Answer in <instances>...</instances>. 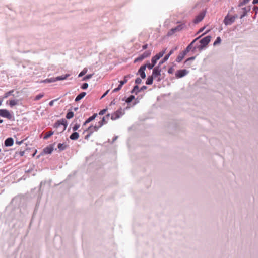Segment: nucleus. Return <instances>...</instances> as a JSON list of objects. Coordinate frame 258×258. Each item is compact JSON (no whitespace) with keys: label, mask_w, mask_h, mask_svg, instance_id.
Returning <instances> with one entry per match:
<instances>
[{"label":"nucleus","mask_w":258,"mask_h":258,"mask_svg":"<svg viewBox=\"0 0 258 258\" xmlns=\"http://www.w3.org/2000/svg\"><path fill=\"white\" fill-rule=\"evenodd\" d=\"M211 37L210 36H207L204 38L201 39L199 41L200 44H196L193 47L192 52H195L196 49L201 51L209 44L210 42Z\"/></svg>","instance_id":"1"},{"label":"nucleus","mask_w":258,"mask_h":258,"mask_svg":"<svg viewBox=\"0 0 258 258\" xmlns=\"http://www.w3.org/2000/svg\"><path fill=\"white\" fill-rule=\"evenodd\" d=\"M68 123L67 121L65 119H61L57 120L54 125V127L59 128L61 125L63 126L61 132L64 131L67 126Z\"/></svg>","instance_id":"2"},{"label":"nucleus","mask_w":258,"mask_h":258,"mask_svg":"<svg viewBox=\"0 0 258 258\" xmlns=\"http://www.w3.org/2000/svg\"><path fill=\"white\" fill-rule=\"evenodd\" d=\"M0 116L6 118L9 120H14V117L11 114V113L8 110H7L6 109H0Z\"/></svg>","instance_id":"3"},{"label":"nucleus","mask_w":258,"mask_h":258,"mask_svg":"<svg viewBox=\"0 0 258 258\" xmlns=\"http://www.w3.org/2000/svg\"><path fill=\"white\" fill-rule=\"evenodd\" d=\"M124 114V112L123 110L121 108H120L116 111L114 112L111 115V119L112 120H116L119 118Z\"/></svg>","instance_id":"4"},{"label":"nucleus","mask_w":258,"mask_h":258,"mask_svg":"<svg viewBox=\"0 0 258 258\" xmlns=\"http://www.w3.org/2000/svg\"><path fill=\"white\" fill-rule=\"evenodd\" d=\"M151 51L147 50L145 51L143 54L139 55L137 58L134 60V63H136L138 61H141L143 59L149 57L151 55Z\"/></svg>","instance_id":"5"},{"label":"nucleus","mask_w":258,"mask_h":258,"mask_svg":"<svg viewBox=\"0 0 258 258\" xmlns=\"http://www.w3.org/2000/svg\"><path fill=\"white\" fill-rule=\"evenodd\" d=\"M236 17V16H232L230 17L228 15H227L224 18V23L226 25H230L234 22Z\"/></svg>","instance_id":"6"},{"label":"nucleus","mask_w":258,"mask_h":258,"mask_svg":"<svg viewBox=\"0 0 258 258\" xmlns=\"http://www.w3.org/2000/svg\"><path fill=\"white\" fill-rule=\"evenodd\" d=\"M166 52V49L163 50L153 57L151 59V62L156 64L157 61L162 57Z\"/></svg>","instance_id":"7"},{"label":"nucleus","mask_w":258,"mask_h":258,"mask_svg":"<svg viewBox=\"0 0 258 258\" xmlns=\"http://www.w3.org/2000/svg\"><path fill=\"white\" fill-rule=\"evenodd\" d=\"M202 36H200L197 38H196V39H195L187 46V47L185 48V49L184 50H183V51L186 53L187 54V53H188L190 50H191L192 51V50H193V47H194V46H193V45Z\"/></svg>","instance_id":"8"},{"label":"nucleus","mask_w":258,"mask_h":258,"mask_svg":"<svg viewBox=\"0 0 258 258\" xmlns=\"http://www.w3.org/2000/svg\"><path fill=\"white\" fill-rule=\"evenodd\" d=\"M188 72L185 70H178L175 74L176 77L177 78H182L188 74Z\"/></svg>","instance_id":"9"},{"label":"nucleus","mask_w":258,"mask_h":258,"mask_svg":"<svg viewBox=\"0 0 258 258\" xmlns=\"http://www.w3.org/2000/svg\"><path fill=\"white\" fill-rule=\"evenodd\" d=\"M161 69L160 68V66L158 65L157 67H156L153 69L152 76L154 78H156L161 75Z\"/></svg>","instance_id":"10"},{"label":"nucleus","mask_w":258,"mask_h":258,"mask_svg":"<svg viewBox=\"0 0 258 258\" xmlns=\"http://www.w3.org/2000/svg\"><path fill=\"white\" fill-rule=\"evenodd\" d=\"M145 66H141V67L138 70L136 75H140L141 78L145 79L146 78V74L145 72Z\"/></svg>","instance_id":"11"},{"label":"nucleus","mask_w":258,"mask_h":258,"mask_svg":"<svg viewBox=\"0 0 258 258\" xmlns=\"http://www.w3.org/2000/svg\"><path fill=\"white\" fill-rule=\"evenodd\" d=\"M106 123H107V120H105V117H102V119L98 122V125L94 126L95 130L97 131L99 128Z\"/></svg>","instance_id":"12"},{"label":"nucleus","mask_w":258,"mask_h":258,"mask_svg":"<svg viewBox=\"0 0 258 258\" xmlns=\"http://www.w3.org/2000/svg\"><path fill=\"white\" fill-rule=\"evenodd\" d=\"M205 16V12H203L200 13L195 19L194 22L197 24L202 21Z\"/></svg>","instance_id":"13"},{"label":"nucleus","mask_w":258,"mask_h":258,"mask_svg":"<svg viewBox=\"0 0 258 258\" xmlns=\"http://www.w3.org/2000/svg\"><path fill=\"white\" fill-rule=\"evenodd\" d=\"M54 150V144H51L43 149V152L45 154H51Z\"/></svg>","instance_id":"14"},{"label":"nucleus","mask_w":258,"mask_h":258,"mask_svg":"<svg viewBox=\"0 0 258 258\" xmlns=\"http://www.w3.org/2000/svg\"><path fill=\"white\" fill-rule=\"evenodd\" d=\"M14 143V140L12 138H8L5 141V146L6 147L12 146Z\"/></svg>","instance_id":"15"},{"label":"nucleus","mask_w":258,"mask_h":258,"mask_svg":"<svg viewBox=\"0 0 258 258\" xmlns=\"http://www.w3.org/2000/svg\"><path fill=\"white\" fill-rule=\"evenodd\" d=\"M186 55V54L183 51H182L181 53L179 54L178 56L177 57L176 59V61L177 62H181Z\"/></svg>","instance_id":"16"},{"label":"nucleus","mask_w":258,"mask_h":258,"mask_svg":"<svg viewBox=\"0 0 258 258\" xmlns=\"http://www.w3.org/2000/svg\"><path fill=\"white\" fill-rule=\"evenodd\" d=\"M97 116V113H94L92 116L89 117L86 121L84 123L83 126H84V125H86L87 124L89 123V122H90L91 121H93V120L95 119V118L96 117V116Z\"/></svg>","instance_id":"17"},{"label":"nucleus","mask_w":258,"mask_h":258,"mask_svg":"<svg viewBox=\"0 0 258 258\" xmlns=\"http://www.w3.org/2000/svg\"><path fill=\"white\" fill-rule=\"evenodd\" d=\"M139 92H140V91L138 85H135L131 91L132 94H135L136 95H137Z\"/></svg>","instance_id":"18"},{"label":"nucleus","mask_w":258,"mask_h":258,"mask_svg":"<svg viewBox=\"0 0 258 258\" xmlns=\"http://www.w3.org/2000/svg\"><path fill=\"white\" fill-rule=\"evenodd\" d=\"M79 137L78 133L76 132H73L70 136V138L72 140H77Z\"/></svg>","instance_id":"19"},{"label":"nucleus","mask_w":258,"mask_h":258,"mask_svg":"<svg viewBox=\"0 0 258 258\" xmlns=\"http://www.w3.org/2000/svg\"><path fill=\"white\" fill-rule=\"evenodd\" d=\"M242 10L243 11V14L240 16L241 19L246 15L247 12L250 10V7H249L248 8H246V7L243 8L242 9Z\"/></svg>","instance_id":"20"},{"label":"nucleus","mask_w":258,"mask_h":258,"mask_svg":"<svg viewBox=\"0 0 258 258\" xmlns=\"http://www.w3.org/2000/svg\"><path fill=\"white\" fill-rule=\"evenodd\" d=\"M86 95V92H83L79 94L75 98V101L78 102L82 99Z\"/></svg>","instance_id":"21"},{"label":"nucleus","mask_w":258,"mask_h":258,"mask_svg":"<svg viewBox=\"0 0 258 258\" xmlns=\"http://www.w3.org/2000/svg\"><path fill=\"white\" fill-rule=\"evenodd\" d=\"M19 102V100L17 99H13L9 101V105L11 107H13V106L18 105Z\"/></svg>","instance_id":"22"},{"label":"nucleus","mask_w":258,"mask_h":258,"mask_svg":"<svg viewBox=\"0 0 258 258\" xmlns=\"http://www.w3.org/2000/svg\"><path fill=\"white\" fill-rule=\"evenodd\" d=\"M155 78L153 76H150L147 78V79L146 82V84L147 85H151L153 83V79Z\"/></svg>","instance_id":"23"},{"label":"nucleus","mask_w":258,"mask_h":258,"mask_svg":"<svg viewBox=\"0 0 258 258\" xmlns=\"http://www.w3.org/2000/svg\"><path fill=\"white\" fill-rule=\"evenodd\" d=\"M70 76L69 74H66L65 75H62L60 76H58L55 77L56 78V81H60V80H63L66 79L69 76Z\"/></svg>","instance_id":"24"},{"label":"nucleus","mask_w":258,"mask_h":258,"mask_svg":"<svg viewBox=\"0 0 258 258\" xmlns=\"http://www.w3.org/2000/svg\"><path fill=\"white\" fill-rule=\"evenodd\" d=\"M155 65V63H153L152 62L150 63L149 61H148L145 64L143 65L142 66H145V69H146V68H147L149 70H151L153 69Z\"/></svg>","instance_id":"25"},{"label":"nucleus","mask_w":258,"mask_h":258,"mask_svg":"<svg viewBox=\"0 0 258 258\" xmlns=\"http://www.w3.org/2000/svg\"><path fill=\"white\" fill-rule=\"evenodd\" d=\"M67 147V145L63 143H59L58 145V148L59 151L64 150Z\"/></svg>","instance_id":"26"},{"label":"nucleus","mask_w":258,"mask_h":258,"mask_svg":"<svg viewBox=\"0 0 258 258\" xmlns=\"http://www.w3.org/2000/svg\"><path fill=\"white\" fill-rule=\"evenodd\" d=\"M56 78L55 77H52V78H48V79H46L45 80H44L43 82L44 83H52V82H56Z\"/></svg>","instance_id":"27"},{"label":"nucleus","mask_w":258,"mask_h":258,"mask_svg":"<svg viewBox=\"0 0 258 258\" xmlns=\"http://www.w3.org/2000/svg\"><path fill=\"white\" fill-rule=\"evenodd\" d=\"M53 133H54V132L52 131H50L46 132L45 134L44 138H43L44 139H47L51 136H52L53 134Z\"/></svg>","instance_id":"28"},{"label":"nucleus","mask_w":258,"mask_h":258,"mask_svg":"<svg viewBox=\"0 0 258 258\" xmlns=\"http://www.w3.org/2000/svg\"><path fill=\"white\" fill-rule=\"evenodd\" d=\"M14 92V90H10V91H8V92L5 93L4 98H7L8 97H9L10 95L14 96L15 95L13 94Z\"/></svg>","instance_id":"29"},{"label":"nucleus","mask_w":258,"mask_h":258,"mask_svg":"<svg viewBox=\"0 0 258 258\" xmlns=\"http://www.w3.org/2000/svg\"><path fill=\"white\" fill-rule=\"evenodd\" d=\"M169 58L168 55H166L164 58L159 62L158 65L161 66L163 63L166 61Z\"/></svg>","instance_id":"30"},{"label":"nucleus","mask_w":258,"mask_h":258,"mask_svg":"<svg viewBox=\"0 0 258 258\" xmlns=\"http://www.w3.org/2000/svg\"><path fill=\"white\" fill-rule=\"evenodd\" d=\"M74 113L72 111H69L66 115V118L68 119H71L74 116Z\"/></svg>","instance_id":"31"},{"label":"nucleus","mask_w":258,"mask_h":258,"mask_svg":"<svg viewBox=\"0 0 258 258\" xmlns=\"http://www.w3.org/2000/svg\"><path fill=\"white\" fill-rule=\"evenodd\" d=\"M135 97L134 95H131L130 96L125 100V102L127 103H129L132 102V101L134 99H135Z\"/></svg>","instance_id":"32"},{"label":"nucleus","mask_w":258,"mask_h":258,"mask_svg":"<svg viewBox=\"0 0 258 258\" xmlns=\"http://www.w3.org/2000/svg\"><path fill=\"white\" fill-rule=\"evenodd\" d=\"M221 38L220 37H217L216 40L214 42L213 45L214 46H215L218 44H220L221 43Z\"/></svg>","instance_id":"33"},{"label":"nucleus","mask_w":258,"mask_h":258,"mask_svg":"<svg viewBox=\"0 0 258 258\" xmlns=\"http://www.w3.org/2000/svg\"><path fill=\"white\" fill-rule=\"evenodd\" d=\"M87 70L85 68L83 70L79 73L78 77H81L83 76L87 73Z\"/></svg>","instance_id":"34"},{"label":"nucleus","mask_w":258,"mask_h":258,"mask_svg":"<svg viewBox=\"0 0 258 258\" xmlns=\"http://www.w3.org/2000/svg\"><path fill=\"white\" fill-rule=\"evenodd\" d=\"M92 76H93L92 74H88V75L85 76V77H84L82 79V80L86 81V80L91 78Z\"/></svg>","instance_id":"35"},{"label":"nucleus","mask_w":258,"mask_h":258,"mask_svg":"<svg viewBox=\"0 0 258 258\" xmlns=\"http://www.w3.org/2000/svg\"><path fill=\"white\" fill-rule=\"evenodd\" d=\"M135 83L136 84V85H138L139 84H140L142 83V79L139 77L137 78L135 81Z\"/></svg>","instance_id":"36"},{"label":"nucleus","mask_w":258,"mask_h":258,"mask_svg":"<svg viewBox=\"0 0 258 258\" xmlns=\"http://www.w3.org/2000/svg\"><path fill=\"white\" fill-rule=\"evenodd\" d=\"M43 96H44V94H39V95H37L35 97V98L34 99V100H35V101L39 100V99L42 98Z\"/></svg>","instance_id":"37"},{"label":"nucleus","mask_w":258,"mask_h":258,"mask_svg":"<svg viewBox=\"0 0 258 258\" xmlns=\"http://www.w3.org/2000/svg\"><path fill=\"white\" fill-rule=\"evenodd\" d=\"M91 130L93 131V133L94 131H96L95 130L94 126L91 125V126H89L87 129H86L84 131V133L86 131H91Z\"/></svg>","instance_id":"38"},{"label":"nucleus","mask_w":258,"mask_h":258,"mask_svg":"<svg viewBox=\"0 0 258 258\" xmlns=\"http://www.w3.org/2000/svg\"><path fill=\"white\" fill-rule=\"evenodd\" d=\"M195 56H192V57H190L188 58H187L184 62V63L185 64H187L188 63V62L190 61H192V60H195Z\"/></svg>","instance_id":"39"},{"label":"nucleus","mask_w":258,"mask_h":258,"mask_svg":"<svg viewBox=\"0 0 258 258\" xmlns=\"http://www.w3.org/2000/svg\"><path fill=\"white\" fill-rule=\"evenodd\" d=\"M175 32H177V30H176V27L175 28H173L172 29H171L170 30V31L168 32V35H172V34H173L174 33H175Z\"/></svg>","instance_id":"40"},{"label":"nucleus","mask_w":258,"mask_h":258,"mask_svg":"<svg viewBox=\"0 0 258 258\" xmlns=\"http://www.w3.org/2000/svg\"><path fill=\"white\" fill-rule=\"evenodd\" d=\"M248 2H247L246 0H243L241 2H240L239 5H238V6L239 7H241L245 4H246L247 3H248Z\"/></svg>","instance_id":"41"},{"label":"nucleus","mask_w":258,"mask_h":258,"mask_svg":"<svg viewBox=\"0 0 258 258\" xmlns=\"http://www.w3.org/2000/svg\"><path fill=\"white\" fill-rule=\"evenodd\" d=\"M88 87V84L87 83H83L81 86L82 89H86Z\"/></svg>","instance_id":"42"},{"label":"nucleus","mask_w":258,"mask_h":258,"mask_svg":"<svg viewBox=\"0 0 258 258\" xmlns=\"http://www.w3.org/2000/svg\"><path fill=\"white\" fill-rule=\"evenodd\" d=\"M107 108L101 110L99 113V115H102L106 113V112L107 111Z\"/></svg>","instance_id":"43"},{"label":"nucleus","mask_w":258,"mask_h":258,"mask_svg":"<svg viewBox=\"0 0 258 258\" xmlns=\"http://www.w3.org/2000/svg\"><path fill=\"white\" fill-rule=\"evenodd\" d=\"M128 80L124 77L123 80L120 81L119 83L122 84L123 85L127 82Z\"/></svg>","instance_id":"44"},{"label":"nucleus","mask_w":258,"mask_h":258,"mask_svg":"<svg viewBox=\"0 0 258 258\" xmlns=\"http://www.w3.org/2000/svg\"><path fill=\"white\" fill-rule=\"evenodd\" d=\"M89 133L85 136V139H88L89 137L91 136V135L93 133V131L91 130V131H88Z\"/></svg>","instance_id":"45"},{"label":"nucleus","mask_w":258,"mask_h":258,"mask_svg":"<svg viewBox=\"0 0 258 258\" xmlns=\"http://www.w3.org/2000/svg\"><path fill=\"white\" fill-rule=\"evenodd\" d=\"M80 127V125L78 124H76L73 127V130L75 131L77 130Z\"/></svg>","instance_id":"46"},{"label":"nucleus","mask_w":258,"mask_h":258,"mask_svg":"<svg viewBox=\"0 0 258 258\" xmlns=\"http://www.w3.org/2000/svg\"><path fill=\"white\" fill-rule=\"evenodd\" d=\"M59 99V98H57V99H54L53 100H51L49 103V106H52L53 105V103L55 101H56L57 100H58Z\"/></svg>","instance_id":"47"},{"label":"nucleus","mask_w":258,"mask_h":258,"mask_svg":"<svg viewBox=\"0 0 258 258\" xmlns=\"http://www.w3.org/2000/svg\"><path fill=\"white\" fill-rule=\"evenodd\" d=\"M174 71V69L173 67H170V68H169L168 70V73L169 74H172L173 73Z\"/></svg>","instance_id":"48"},{"label":"nucleus","mask_w":258,"mask_h":258,"mask_svg":"<svg viewBox=\"0 0 258 258\" xmlns=\"http://www.w3.org/2000/svg\"><path fill=\"white\" fill-rule=\"evenodd\" d=\"M133 77V75L132 74H128L124 76V77L128 80V79L131 78Z\"/></svg>","instance_id":"49"},{"label":"nucleus","mask_w":258,"mask_h":258,"mask_svg":"<svg viewBox=\"0 0 258 258\" xmlns=\"http://www.w3.org/2000/svg\"><path fill=\"white\" fill-rule=\"evenodd\" d=\"M147 87L146 86H143L141 88H140V92L144 91V90L147 89Z\"/></svg>","instance_id":"50"},{"label":"nucleus","mask_w":258,"mask_h":258,"mask_svg":"<svg viewBox=\"0 0 258 258\" xmlns=\"http://www.w3.org/2000/svg\"><path fill=\"white\" fill-rule=\"evenodd\" d=\"M176 28L177 31H179L182 29V27H181V25H178L176 27Z\"/></svg>","instance_id":"51"},{"label":"nucleus","mask_w":258,"mask_h":258,"mask_svg":"<svg viewBox=\"0 0 258 258\" xmlns=\"http://www.w3.org/2000/svg\"><path fill=\"white\" fill-rule=\"evenodd\" d=\"M174 52V50H171L169 52L166 54L167 55H168V57H169L171 54H172Z\"/></svg>","instance_id":"52"},{"label":"nucleus","mask_w":258,"mask_h":258,"mask_svg":"<svg viewBox=\"0 0 258 258\" xmlns=\"http://www.w3.org/2000/svg\"><path fill=\"white\" fill-rule=\"evenodd\" d=\"M110 116V114H107L105 116H104L103 117H105V120H107L108 121Z\"/></svg>","instance_id":"53"},{"label":"nucleus","mask_w":258,"mask_h":258,"mask_svg":"<svg viewBox=\"0 0 258 258\" xmlns=\"http://www.w3.org/2000/svg\"><path fill=\"white\" fill-rule=\"evenodd\" d=\"M148 48V44H146L142 46V49L145 50L146 49Z\"/></svg>","instance_id":"54"},{"label":"nucleus","mask_w":258,"mask_h":258,"mask_svg":"<svg viewBox=\"0 0 258 258\" xmlns=\"http://www.w3.org/2000/svg\"><path fill=\"white\" fill-rule=\"evenodd\" d=\"M23 142V140H21L20 141H16V143L19 145H21Z\"/></svg>","instance_id":"55"},{"label":"nucleus","mask_w":258,"mask_h":258,"mask_svg":"<svg viewBox=\"0 0 258 258\" xmlns=\"http://www.w3.org/2000/svg\"><path fill=\"white\" fill-rule=\"evenodd\" d=\"M205 27H204L201 28L199 30V31L197 32V33H200L202 32L205 29Z\"/></svg>","instance_id":"56"},{"label":"nucleus","mask_w":258,"mask_h":258,"mask_svg":"<svg viewBox=\"0 0 258 258\" xmlns=\"http://www.w3.org/2000/svg\"><path fill=\"white\" fill-rule=\"evenodd\" d=\"M119 91V89L117 87V88H115L114 89H113L112 92H117Z\"/></svg>","instance_id":"57"},{"label":"nucleus","mask_w":258,"mask_h":258,"mask_svg":"<svg viewBox=\"0 0 258 258\" xmlns=\"http://www.w3.org/2000/svg\"><path fill=\"white\" fill-rule=\"evenodd\" d=\"M115 103H116L115 101V100L114 99V100H113L111 102V103H110V105H114V104H115Z\"/></svg>","instance_id":"58"},{"label":"nucleus","mask_w":258,"mask_h":258,"mask_svg":"<svg viewBox=\"0 0 258 258\" xmlns=\"http://www.w3.org/2000/svg\"><path fill=\"white\" fill-rule=\"evenodd\" d=\"M109 91V90H107V91H106V92H105V93L102 95V96L101 97V98H103L105 96H106V95L108 94V93Z\"/></svg>","instance_id":"59"},{"label":"nucleus","mask_w":258,"mask_h":258,"mask_svg":"<svg viewBox=\"0 0 258 258\" xmlns=\"http://www.w3.org/2000/svg\"><path fill=\"white\" fill-rule=\"evenodd\" d=\"M122 86H123L122 84H121V83L119 84V85L117 87V88L119 89V90L121 89Z\"/></svg>","instance_id":"60"},{"label":"nucleus","mask_w":258,"mask_h":258,"mask_svg":"<svg viewBox=\"0 0 258 258\" xmlns=\"http://www.w3.org/2000/svg\"><path fill=\"white\" fill-rule=\"evenodd\" d=\"M252 4H258V0H253Z\"/></svg>","instance_id":"61"},{"label":"nucleus","mask_w":258,"mask_h":258,"mask_svg":"<svg viewBox=\"0 0 258 258\" xmlns=\"http://www.w3.org/2000/svg\"><path fill=\"white\" fill-rule=\"evenodd\" d=\"M118 137L117 136H115L114 137L113 139V141L112 142H114L117 139Z\"/></svg>","instance_id":"62"},{"label":"nucleus","mask_w":258,"mask_h":258,"mask_svg":"<svg viewBox=\"0 0 258 258\" xmlns=\"http://www.w3.org/2000/svg\"><path fill=\"white\" fill-rule=\"evenodd\" d=\"M178 49V46H176L172 49V50H174V51Z\"/></svg>","instance_id":"63"},{"label":"nucleus","mask_w":258,"mask_h":258,"mask_svg":"<svg viewBox=\"0 0 258 258\" xmlns=\"http://www.w3.org/2000/svg\"><path fill=\"white\" fill-rule=\"evenodd\" d=\"M253 10H256V11H258V7H256V6L254 7Z\"/></svg>","instance_id":"64"}]
</instances>
